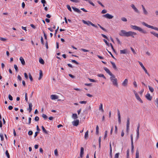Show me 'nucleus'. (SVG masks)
I'll use <instances>...</instances> for the list:
<instances>
[{"instance_id": "1", "label": "nucleus", "mask_w": 158, "mask_h": 158, "mask_svg": "<svg viewBox=\"0 0 158 158\" xmlns=\"http://www.w3.org/2000/svg\"><path fill=\"white\" fill-rule=\"evenodd\" d=\"M119 35L122 36H131L133 38H134V36L136 35V33L135 32L132 31L126 32L125 30H121L119 33Z\"/></svg>"}, {"instance_id": "2", "label": "nucleus", "mask_w": 158, "mask_h": 158, "mask_svg": "<svg viewBox=\"0 0 158 158\" xmlns=\"http://www.w3.org/2000/svg\"><path fill=\"white\" fill-rule=\"evenodd\" d=\"M131 27L134 30L138 31L143 34H146L147 33V32L145 30L136 26L131 25Z\"/></svg>"}, {"instance_id": "3", "label": "nucleus", "mask_w": 158, "mask_h": 158, "mask_svg": "<svg viewBox=\"0 0 158 158\" xmlns=\"http://www.w3.org/2000/svg\"><path fill=\"white\" fill-rule=\"evenodd\" d=\"M110 79L112 83L113 84L114 86L116 87L118 86V83L117 82V79L115 77V76L113 74L110 76Z\"/></svg>"}, {"instance_id": "4", "label": "nucleus", "mask_w": 158, "mask_h": 158, "mask_svg": "<svg viewBox=\"0 0 158 158\" xmlns=\"http://www.w3.org/2000/svg\"><path fill=\"white\" fill-rule=\"evenodd\" d=\"M141 23L143 25L145 26H146V27H147L148 28H151L152 29H153L156 30L158 31V28H157V27H155L153 26L149 25L148 24H147L145 22H142Z\"/></svg>"}, {"instance_id": "5", "label": "nucleus", "mask_w": 158, "mask_h": 158, "mask_svg": "<svg viewBox=\"0 0 158 158\" xmlns=\"http://www.w3.org/2000/svg\"><path fill=\"white\" fill-rule=\"evenodd\" d=\"M130 125V118H128L127 119V126H126V131L127 133L128 134L129 133V129Z\"/></svg>"}, {"instance_id": "6", "label": "nucleus", "mask_w": 158, "mask_h": 158, "mask_svg": "<svg viewBox=\"0 0 158 158\" xmlns=\"http://www.w3.org/2000/svg\"><path fill=\"white\" fill-rule=\"evenodd\" d=\"M103 17L110 19H111L113 17V16L112 15H110L108 13H107L105 15H103Z\"/></svg>"}, {"instance_id": "7", "label": "nucleus", "mask_w": 158, "mask_h": 158, "mask_svg": "<svg viewBox=\"0 0 158 158\" xmlns=\"http://www.w3.org/2000/svg\"><path fill=\"white\" fill-rule=\"evenodd\" d=\"M131 7L135 11V12H136L138 13H139V11L135 7V6L133 4H132L131 5Z\"/></svg>"}, {"instance_id": "8", "label": "nucleus", "mask_w": 158, "mask_h": 158, "mask_svg": "<svg viewBox=\"0 0 158 158\" xmlns=\"http://www.w3.org/2000/svg\"><path fill=\"white\" fill-rule=\"evenodd\" d=\"M146 98L148 100L151 101L152 99V97L151 96L150 94L148 93L145 95Z\"/></svg>"}, {"instance_id": "9", "label": "nucleus", "mask_w": 158, "mask_h": 158, "mask_svg": "<svg viewBox=\"0 0 158 158\" xmlns=\"http://www.w3.org/2000/svg\"><path fill=\"white\" fill-rule=\"evenodd\" d=\"M82 22L84 24H87L88 26H89L90 25H91V26H92L93 24V23H92L91 22L89 21H86L85 20H82Z\"/></svg>"}, {"instance_id": "10", "label": "nucleus", "mask_w": 158, "mask_h": 158, "mask_svg": "<svg viewBox=\"0 0 158 158\" xmlns=\"http://www.w3.org/2000/svg\"><path fill=\"white\" fill-rule=\"evenodd\" d=\"M117 111H118L117 113H118V122L119 123V124H120L121 122L120 112L118 109L117 110Z\"/></svg>"}, {"instance_id": "11", "label": "nucleus", "mask_w": 158, "mask_h": 158, "mask_svg": "<svg viewBox=\"0 0 158 158\" xmlns=\"http://www.w3.org/2000/svg\"><path fill=\"white\" fill-rule=\"evenodd\" d=\"M72 124L74 126H77L79 123V120L78 119H76L72 122Z\"/></svg>"}, {"instance_id": "12", "label": "nucleus", "mask_w": 158, "mask_h": 158, "mask_svg": "<svg viewBox=\"0 0 158 158\" xmlns=\"http://www.w3.org/2000/svg\"><path fill=\"white\" fill-rule=\"evenodd\" d=\"M104 69L106 71V72L108 73L110 76L112 75L113 74L106 67H104Z\"/></svg>"}, {"instance_id": "13", "label": "nucleus", "mask_w": 158, "mask_h": 158, "mask_svg": "<svg viewBox=\"0 0 158 158\" xmlns=\"http://www.w3.org/2000/svg\"><path fill=\"white\" fill-rule=\"evenodd\" d=\"M128 82V80L127 79H125L122 83V85L124 86H127V85Z\"/></svg>"}, {"instance_id": "14", "label": "nucleus", "mask_w": 158, "mask_h": 158, "mask_svg": "<svg viewBox=\"0 0 158 158\" xmlns=\"http://www.w3.org/2000/svg\"><path fill=\"white\" fill-rule=\"evenodd\" d=\"M141 6H142V9H143V13L145 15H148V12L147 11V10H146V9H145V8L144 6H143V5H141Z\"/></svg>"}, {"instance_id": "15", "label": "nucleus", "mask_w": 158, "mask_h": 158, "mask_svg": "<svg viewBox=\"0 0 158 158\" xmlns=\"http://www.w3.org/2000/svg\"><path fill=\"white\" fill-rule=\"evenodd\" d=\"M120 52L121 54H126L127 52V49H125L123 50H120Z\"/></svg>"}, {"instance_id": "16", "label": "nucleus", "mask_w": 158, "mask_h": 158, "mask_svg": "<svg viewBox=\"0 0 158 158\" xmlns=\"http://www.w3.org/2000/svg\"><path fill=\"white\" fill-rule=\"evenodd\" d=\"M135 97L137 100L141 103H143V102L141 98L139 96L138 94L135 96Z\"/></svg>"}, {"instance_id": "17", "label": "nucleus", "mask_w": 158, "mask_h": 158, "mask_svg": "<svg viewBox=\"0 0 158 158\" xmlns=\"http://www.w3.org/2000/svg\"><path fill=\"white\" fill-rule=\"evenodd\" d=\"M58 96L55 95H51V98L52 100H56L58 98Z\"/></svg>"}, {"instance_id": "18", "label": "nucleus", "mask_w": 158, "mask_h": 158, "mask_svg": "<svg viewBox=\"0 0 158 158\" xmlns=\"http://www.w3.org/2000/svg\"><path fill=\"white\" fill-rule=\"evenodd\" d=\"M72 8L75 11H76L77 13H81V11L80 10L78 9V8H76L74 7H72Z\"/></svg>"}, {"instance_id": "19", "label": "nucleus", "mask_w": 158, "mask_h": 158, "mask_svg": "<svg viewBox=\"0 0 158 158\" xmlns=\"http://www.w3.org/2000/svg\"><path fill=\"white\" fill-rule=\"evenodd\" d=\"M32 105L31 103L29 104V108H27V110H29V112H30L32 110Z\"/></svg>"}, {"instance_id": "20", "label": "nucleus", "mask_w": 158, "mask_h": 158, "mask_svg": "<svg viewBox=\"0 0 158 158\" xmlns=\"http://www.w3.org/2000/svg\"><path fill=\"white\" fill-rule=\"evenodd\" d=\"M99 110L102 112H104V110L103 109V104L102 103H101L99 108Z\"/></svg>"}, {"instance_id": "21", "label": "nucleus", "mask_w": 158, "mask_h": 158, "mask_svg": "<svg viewBox=\"0 0 158 158\" xmlns=\"http://www.w3.org/2000/svg\"><path fill=\"white\" fill-rule=\"evenodd\" d=\"M19 60H20V61H21V63L22 64V65H25V61L24 60V59H23V58L22 57H20Z\"/></svg>"}, {"instance_id": "22", "label": "nucleus", "mask_w": 158, "mask_h": 158, "mask_svg": "<svg viewBox=\"0 0 158 158\" xmlns=\"http://www.w3.org/2000/svg\"><path fill=\"white\" fill-rule=\"evenodd\" d=\"M84 148L83 147H81V148L80 156L81 158H82L83 157V155L84 153Z\"/></svg>"}, {"instance_id": "23", "label": "nucleus", "mask_w": 158, "mask_h": 158, "mask_svg": "<svg viewBox=\"0 0 158 158\" xmlns=\"http://www.w3.org/2000/svg\"><path fill=\"white\" fill-rule=\"evenodd\" d=\"M88 135H89V131H87L85 133V136H84V138L85 139H87L88 137Z\"/></svg>"}, {"instance_id": "24", "label": "nucleus", "mask_w": 158, "mask_h": 158, "mask_svg": "<svg viewBox=\"0 0 158 158\" xmlns=\"http://www.w3.org/2000/svg\"><path fill=\"white\" fill-rule=\"evenodd\" d=\"M97 76L98 77H102L104 79H106V77L104 76V75L103 74H98L97 75Z\"/></svg>"}, {"instance_id": "25", "label": "nucleus", "mask_w": 158, "mask_h": 158, "mask_svg": "<svg viewBox=\"0 0 158 158\" xmlns=\"http://www.w3.org/2000/svg\"><path fill=\"white\" fill-rule=\"evenodd\" d=\"M43 76V72L42 70H40V76L38 78L39 80H40L41 79L42 77Z\"/></svg>"}, {"instance_id": "26", "label": "nucleus", "mask_w": 158, "mask_h": 158, "mask_svg": "<svg viewBox=\"0 0 158 158\" xmlns=\"http://www.w3.org/2000/svg\"><path fill=\"white\" fill-rule=\"evenodd\" d=\"M110 62L111 64H112L113 68L115 69H117V67L115 65V63L112 61H111Z\"/></svg>"}, {"instance_id": "27", "label": "nucleus", "mask_w": 158, "mask_h": 158, "mask_svg": "<svg viewBox=\"0 0 158 158\" xmlns=\"http://www.w3.org/2000/svg\"><path fill=\"white\" fill-rule=\"evenodd\" d=\"M72 118L74 119H76L77 118V116L76 114H73L72 115Z\"/></svg>"}, {"instance_id": "28", "label": "nucleus", "mask_w": 158, "mask_h": 158, "mask_svg": "<svg viewBox=\"0 0 158 158\" xmlns=\"http://www.w3.org/2000/svg\"><path fill=\"white\" fill-rule=\"evenodd\" d=\"M135 155V158H139V151L138 149H137L136 151Z\"/></svg>"}, {"instance_id": "29", "label": "nucleus", "mask_w": 158, "mask_h": 158, "mask_svg": "<svg viewBox=\"0 0 158 158\" xmlns=\"http://www.w3.org/2000/svg\"><path fill=\"white\" fill-rule=\"evenodd\" d=\"M41 127H42V130H43V131L46 134H48V131H46V130L45 129V128H44V127L43 126H42Z\"/></svg>"}, {"instance_id": "30", "label": "nucleus", "mask_w": 158, "mask_h": 158, "mask_svg": "<svg viewBox=\"0 0 158 158\" xmlns=\"http://www.w3.org/2000/svg\"><path fill=\"white\" fill-rule=\"evenodd\" d=\"M39 62L42 64H43L44 63V60L41 58H40L39 59Z\"/></svg>"}, {"instance_id": "31", "label": "nucleus", "mask_w": 158, "mask_h": 158, "mask_svg": "<svg viewBox=\"0 0 158 158\" xmlns=\"http://www.w3.org/2000/svg\"><path fill=\"white\" fill-rule=\"evenodd\" d=\"M150 33L152 34H153V35H154L156 37H157L158 38V34L156 33L154 31H152L150 32Z\"/></svg>"}, {"instance_id": "32", "label": "nucleus", "mask_w": 158, "mask_h": 158, "mask_svg": "<svg viewBox=\"0 0 158 158\" xmlns=\"http://www.w3.org/2000/svg\"><path fill=\"white\" fill-rule=\"evenodd\" d=\"M148 87L149 90H150V92L152 93H153L154 91L153 88L149 85L148 86Z\"/></svg>"}, {"instance_id": "33", "label": "nucleus", "mask_w": 158, "mask_h": 158, "mask_svg": "<svg viewBox=\"0 0 158 158\" xmlns=\"http://www.w3.org/2000/svg\"><path fill=\"white\" fill-rule=\"evenodd\" d=\"M5 154L8 158H10V156L7 150L6 151Z\"/></svg>"}, {"instance_id": "34", "label": "nucleus", "mask_w": 158, "mask_h": 158, "mask_svg": "<svg viewBox=\"0 0 158 158\" xmlns=\"http://www.w3.org/2000/svg\"><path fill=\"white\" fill-rule=\"evenodd\" d=\"M42 117L45 120L47 119L48 118V117L47 116L44 114H43L42 115Z\"/></svg>"}, {"instance_id": "35", "label": "nucleus", "mask_w": 158, "mask_h": 158, "mask_svg": "<svg viewBox=\"0 0 158 158\" xmlns=\"http://www.w3.org/2000/svg\"><path fill=\"white\" fill-rule=\"evenodd\" d=\"M98 25L102 30L105 31H106V30L104 27L101 26L100 24H98Z\"/></svg>"}, {"instance_id": "36", "label": "nucleus", "mask_w": 158, "mask_h": 158, "mask_svg": "<svg viewBox=\"0 0 158 158\" xmlns=\"http://www.w3.org/2000/svg\"><path fill=\"white\" fill-rule=\"evenodd\" d=\"M66 6H67V8L68 9V10H69L71 12L72 11V10H71V8L70 6L69 5H67Z\"/></svg>"}, {"instance_id": "37", "label": "nucleus", "mask_w": 158, "mask_h": 158, "mask_svg": "<svg viewBox=\"0 0 158 158\" xmlns=\"http://www.w3.org/2000/svg\"><path fill=\"white\" fill-rule=\"evenodd\" d=\"M29 79L31 81H32L33 80V79L31 75V74L30 73H29Z\"/></svg>"}, {"instance_id": "38", "label": "nucleus", "mask_w": 158, "mask_h": 158, "mask_svg": "<svg viewBox=\"0 0 158 158\" xmlns=\"http://www.w3.org/2000/svg\"><path fill=\"white\" fill-rule=\"evenodd\" d=\"M101 137L100 136L99 138L98 141H99V147H100L101 146Z\"/></svg>"}, {"instance_id": "39", "label": "nucleus", "mask_w": 158, "mask_h": 158, "mask_svg": "<svg viewBox=\"0 0 158 158\" xmlns=\"http://www.w3.org/2000/svg\"><path fill=\"white\" fill-rule=\"evenodd\" d=\"M25 100L27 102H28V98L27 96V93H25Z\"/></svg>"}, {"instance_id": "40", "label": "nucleus", "mask_w": 158, "mask_h": 158, "mask_svg": "<svg viewBox=\"0 0 158 158\" xmlns=\"http://www.w3.org/2000/svg\"><path fill=\"white\" fill-rule=\"evenodd\" d=\"M54 154L56 156H58V151L57 149H56L54 151Z\"/></svg>"}, {"instance_id": "41", "label": "nucleus", "mask_w": 158, "mask_h": 158, "mask_svg": "<svg viewBox=\"0 0 158 158\" xmlns=\"http://www.w3.org/2000/svg\"><path fill=\"white\" fill-rule=\"evenodd\" d=\"M116 40L118 42V43L119 44H122L121 42L117 38H116Z\"/></svg>"}, {"instance_id": "42", "label": "nucleus", "mask_w": 158, "mask_h": 158, "mask_svg": "<svg viewBox=\"0 0 158 158\" xmlns=\"http://www.w3.org/2000/svg\"><path fill=\"white\" fill-rule=\"evenodd\" d=\"M88 2L91 5L93 6H95L93 2H91L90 0H88Z\"/></svg>"}, {"instance_id": "43", "label": "nucleus", "mask_w": 158, "mask_h": 158, "mask_svg": "<svg viewBox=\"0 0 158 158\" xmlns=\"http://www.w3.org/2000/svg\"><path fill=\"white\" fill-rule=\"evenodd\" d=\"M88 2L91 5L93 6H95L93 2H91L90 0H88Z\"/></svg>"}, {"instance_id": "44", "label": "nucleus", "mask_w": 158, "mask_h": 158, "mask_svg": "<svg viewBox=\"0 0 158 158\" xmlns=\"http://www.w3.org/2000/svg\"><path fill=\"white\" fill-rule=\"evenodd\" d=\"M99 132V127L97 125L96 127V133L97 134H98Z\"/></svg>"}, {"instance_id": "45", "label": "nucleus", "mask_w": 158, "mask_h": 158, "mask_svg": "<svg viewBox=\"0 0 158 158\" xmlns=\"http://www.w3.org/2000/svg\"><path fill=\"white\" fill-rule=\"evenodd\" d=\"M107 133H108L107 131H105V135H104V139H105L107 137Z\"/></svg>"}, {"instance_id": "46", "label": "nucleus", "mask_w": 158, "mask_h": 158, "mask_svg": "<svg viewBox=\"0 0 158 158\" xmlns=\"http://www.w3.org/2000/svg\"><path fill=\"white\" fill-rule=\"evenodd\" d=\"M8 98L10 100V101H12L13 100V97H12L11 96V95L10 94H9V95H8Z\"/></svg>"}, {"instance_id": "47", "label": "nucleus", "mask_w": 158, "mask_h": 158, "mask_svg": "<svg viewBox=\"0 0 158 158\" xmlns=\"http://www.w3.org/2000/svg\"><path fill=\"white\" fill-rule=\"evenodd\" d=\"M14 68L15 69V70H16V72H17L18 71V68L16 64H14Z\"/></svg>"}, {"instance_id": "48", "label": "nucleus", "mask_w": 158, "mask_h": 158, "mask_svg": "<svg viewBox=\"0 0 158 158\" xmlns=\"http://www.w3.org/2000/svg\"><path fill=\"white\" fill-rule=\"evenodd\" d=\"M119 154V153H116L115 155L114 158H118Z\"/></svg>"}, {"instance_id": "49", "label": "nucleus", "mask_w": 158, "mask_h": 158, "mask_svg": "<svg viewBox=\"0 0 158 158\" xmlns=\"http://www.w3.org/2000/svg\"><path fill=\"white\" fill-rule=\"evenodd\" d=\"M121 20L124 22H127V19L125 17H122L121 19Z\"/></svg>"}, {"instance_id": "50", "label": "nucleus", "mask_w": 158, "mask_h": 158, "mask_svg": "<svg viewBox=\"0 0 158 158\" xmlns=\"http://www.w3.org/2000/svg\"><path fill=\"white\" fill-rule=\"evenodd\" d=\"M107 11L106 10H103L101 11V13L102 14H104L106 13L107 12Z\"/></svg>"}, {"instance_id": "51", "label": "nucleus", "mask_w": 158, "mask_h": 158, "mask_svg": "<svg viewBox=\"0 0 158 158\" xmlns=\"http://www.w3.org/2000/svg\"><path fill=\"white\" fill-rule=\"evenodd\" d=\"M138 63H139V64L140 65V66L141 67L143 68L144 67V66H143V64L142 63L139 61H138Z\"/></svg>"}, {"instance_id": "52", "label": "nucleus", "mask_w": 158, "mask_h": 158, "mask_svg": "<svg viewBox=\"0 0 158 158\" xmlns=\"http://www.w3.org/2000/svg\"><path fill=\"white\" fill-rule=\"evenodd\" d=\"M155 102H156V106L158 107V98H157L155 100Z\"/></svg>"}, {"instance_id": "53", "label": "nucleus", "mask_w": 158, "mask_h": 158, "mask_svg": "<svg viewBox=\"0 0 158 158\" xmlns=\"http://www.w3.org/2000/svg\"><path fill=\"white\" fill-rule=\"evenodd\" d=\"M0 137H1V140L3 141L4 139V137L3 135L2 134H0Z\"/></svg>"}, {"instance_id": "54", "label": "nucleus", "mask_w": 158, "mask_h": 158, "mask_svg": "<svg viewBox=\"0 0 158 158\" xmlns=\"http://www.w3.org/2000/svg\"><path fill=\"white\" fill-rule=\"evenodd\" d=\"M40 40H41V44L43 45H44V39H43V38L42 37H41Z\"/></svg>"}, {"instance_id": "55", "label": "nucleus", "mask_w": 158, "mask_h": 158, "mask_svg": "<svg viewBox=\"0 0 158 158\" xmlns=\"http://www.w3.org/2000/svg\"><path fill=\"white\" fill-rule=\"evenodd\" d=\"M131 144H133V137L132 134H131Z\"/></svg>"}, {"instance_id": "56", "label": "nucleus", "mask_w": 158, "mask_h": 158, "mask_svg": "<svg viewBox=\"0 0 158 158\" xmlns=\"http://www.w3.org/2000/svg\"><path fill=\"white\" fill-rule=\"evenodd\" d=\"M103 41L107 46H109V44L106 40L105 39H104Z\"/></svg>"}, {"instance_id": "57", "label": "nucleus", "mask_w": 158, "mask_h": 158, "mask_svg": "<svg viewBox=\"0 0 158 158\" xmlns=\"http://www.w3.org/2000/svg\"><path fill=\"white\" fill-rule=\"evenodd\" d=\"M133 84L135 87L136 88L137 87V85L135 81H134Z\"/></svg>"}, {"instance_id": "58", "label": "nucleus", "mask_w": 158, "mask_h": 158, "mask_svg": "<svg viewBox=\"0 0 158 158\" xmlns=\"http://www.w3.org/2000/svg\"><path fill=\"white\" fill-rule=\"evenodd\" d=\"M71 61L72 62H73V63H75V64H78V62H77L76 60H71Z\"/></svg>"}, {"instance_id": "59", "label": "nucleus", "mask_w": 158, "mask_h": 158, "mask_svg": "<svg viewBox=\"0 0 158 158\" xmlns=\"http://www.w3.org/2000/svg\"><path fill=\"white\" fill-rule=\"evenodd\" d=\"M79 103L81 104H85L86 103V102L85 101H81L79 102Z\"/></svg>"}, {"instance_id": "60", "label": "nucleus", "mask_w": 158, "mask_h": 158, "mask_svg": "<svg viewBox=\"0 0 158 158\" xmlns=\"http://www.w3.org/2000/svg\"><path fill=\"white\" fill-rule=\"evenodd\" d=\"M0 40H1L2 41H6V39L5 38H2V37H0Z\"/></svg>"}, {"instance_id": "61", "label": "nucleus", "mask_w": 158, "mask_h": 158, "mask_svg": "<svg viewBox=\"0 0 158 158\" xmlns=\"http://www.w3.org/2000/svg\"><path fill=\"white\" fill-rule=\"evenodd\" d=\"M101 35L104 38H105L107 40H108V37L105 35L103 34H101Z\"/></svg>"}, {"instance_id": "62", "label": "nucleus", "mask_w": 158, "mask_h": 158, "mask_svg": "<svg viewBox=\"0 0 158 158\" xmlns=\"http://www.w3.org/2000/svg\"><path fill=\"white\" fill-rule=\"evenodd\" d=\"M41 2L43 4V6H44L45 5L44 4L46 3V2L45 0H42Z\"/></svg>"}, {"instance_id": "63", "label": "nucleus", "mask_w": 158, "mask_h": 158, "mask_svg": "<svg viewBox=\"0 0 158 158\" xmlns=\"http://www.w3.org/2000/svg\"><path fill=\"white\" fill-rule=\"evenodd\" d=\"M39 119V117L38 116H36L35 118V121H38Z\"/></svg>"}, {"instance_id": "64", "label": "nucleus", "mask_w": 158, "mask_h": 158, "mask_svg": "<svg viewBox=\"0 0 158 158\" xmlns=\"http://www.w3.org/2000/svg\"><path fill=\"white\" fill-rule=\"evenodd\" d=\"M28 134L29 135H32L33 134V132L31 131H29L28 132Z\"/></svg>"}]
</instances>
